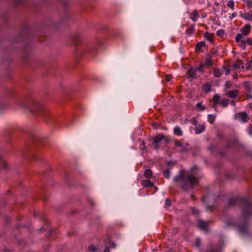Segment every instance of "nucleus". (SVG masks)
<instances>
[{
    "instance_id": "8fccbe9b",
    "label": "nucleus",
    "mask_w": 252,
    "mask_h": 252,
    "mask_svg": "<svg viewBox=\"0 0 252 252\" xmlns=\"http://www.w3.org/2000/svg\"><path fill=\"white\" fill-rule=\"evenodd\" d=\"M171 77H172V75H167L166 76V81H169L171 80Z\"/></svg>"
},
{
    "instance_id": "cd10ccee",
    "label": "nucleus",
    "mask_w": 252,
    "mask_h": 252,
    "mask_svg": "<svg viewBox=\"0 0 252 252\" xmlns=\"http://www.w3.org/2000/svg\"><path fill=\"white\" fill-rule=\"evenodd\" d=\"M204 36L209 41H211L212 40L213 35H212V34L211 33H209L208 32H206L204 33Z\"/></svg>"
},
{
    "instance_id": "c9c22d12",
    "label": "nucleus",
    "mask_w": 252,
    "mask_h": 252,
    "mask_svg": "<svg viewBox=\"0 0 252 252\" xmlns=\"http://www.w3.org/2000/svg\"><path fill=\"white\" fill-rule=\"evenodd\" d=\"M239 44V45L243 48H245V46H246V40H242L241 41H240L239 42H238Z\"/></svg>"
},
{
    "instance_id": "ea45409f",
    "label": "nucleus",
    "mask_w": 252,
    "mask_h": 252,
    "mask_svg": "<svg viewBox=\"0 0 252 252\" xmlns=\"http://www.w3.org/2000/svg\"><path fill=\"white\" fill-rule=\"evenodd\" d=\"M171 204V201L170 200H169L168 199H166V200H165V203L164 207L165 208H167L169 206H170Z\"/></svg>"
},
{
    "instance_id": "f03ea898",
    "label": "nucleus",
    "mask_w": 252,
    "mask_h": 252,
    "mask_svg": "<svg viewBox=\"0 0 252 252\" xmlns=\"http://www.w3.org/2000/svg\"><path fill=\"white\" fill-rule=\"evenodd\" d=\"M201 177L198 168L193 166L189 171H180L178 176L174 178V181L181 182L183 189L189 190L198 184V180Z\"/></svg>"
},
{
    "instance_id": "b1692460",
    "label": "nucleus",
    "mask_w": 252,
    "mask_h": 252,
    "mask_svg": "<svg viewBox=\"0 0 252 252\" xmlns=\"http://www.w3.org/2000/svg\"><path fill=\"white\" fill-rule=\"evenodd\" d=\"M214 74L216 77H220L222 74V71L220 70L218 68L214 69Z\"/></svg>"
},
{
    "instance_id": "72a5a7b5",
    "label": "nucleus",
    "mask_w": 252,
    "mask_h": 252,
    "mask_svg": "<svg viewBox=\"0 0 252 252\" xmlns=\"http://www.w3.org/2000/svg\"><path fill=\"white\" fill-rule=\"evenodd\" d=\"M97 250V248L94 246H91L89 248V251L90 252H95Z\"/></svg>"
},
{
    "instance_id": "864d4df0",
    "label": "nucleus",
    "mask_w": 252,
    "mask_h": 252,
    "mask_svg": "<svg viewBox=\"0 0 252 252\" xmlns=\"http://www.w3.org/2000/svg\"><path fill=\"white\" fill-rule=\"evenodd\" d=\"M106 247H107L105 249V250H104V252H109V245H107Z\"/></svg>"
},
{
    "instance_id": "4d7b16f0",
    "label": "nucleus",
    "mask_w": 252,
    "mask_h": 252,
    "mask_svg": "<svg viewBox=\"0 0 252 252\" xmlns=\"http://www.w3.org/2000/svg\"><path fill=\"white\" fill-rule=\"evenodd\" d=\"M193 125H194L195 126H196V125H198V124H197V122L196 120H194V121H193Z\"/></svg>"
},
{
    "instance_id": "e433bc0d",
    "label": "nucleus",
    "mask_w": 252,
    "mask_h": 252,
    "mask_svg": "<svg viewBox=\"0 0 252 252\" xmlns=\"http://www.w3.org/2000/svg\"><path fill=\"white\" fill-rule=\"evenodd\" d=\"M24 3V0H15V4L16 5L23 4Z\"/></svg>"
},
{
    "instance_id": "13d9d810",
    "label": "nucleus",
    "mask_w": 252,
    "mask_h": 252,
    "mask_svg": "<svg viewBox=\"0 0 252 252\" xmlns=\"http://www.w3.org/2000/svg\"><path fill=\"white\" fill-rule=\"evenodd\" d=\"M231 104L232 105V106H235V102L234 101H232L231 102Z\"/></svg>"
},
{
    "instance_id": "c85d7f7f",
    "label": "nucleus",
    "mask_w": 252,
    "mask_h": 252,
    "mask_svg": "<svg viewBox=\"0 0 252 252\" xmlns=\"http://www.w3.org/2000/svg\"><path fill=\"white\" fill-rule=\"evenodd\" d=\"M194 31V26H191L187 29L186 30V33L188 35H190Z\"/></svg>"
},
{
    "instance_id": "f704fd0d",
    "label": "nucleus",
    "mask_w": 252,
    "mask_h": 252,
    "mask_svg": "<svg viewBox=\"0 0 252 252\" xmlns=\"http://www.w3.org/2000/svg\"><path fill=\"white\" fill-rule=\"evenodd\" d=\"M217 34L219 36L222 37L224 34V32L222 30H219L217 32Z\"/></svg>"
},
{
    "instance_id": "6e6d98bb",
    "label": "nucleus",
    "mask_w": 252,
    "mask_h": 252,
    "mask_svg": "<svg viewBox=\"0 0 252 252\" xmlns=\"http://www.w3.org/2000/svg\"><path fill=\"white\" fill-rule=\"evenodd\" d=\"M196 71L198 70L200 71H202V67L201 66H199L196 69Z\"/></svg>"
},
{
    "instance_id": "4468645a",
    "label": "nucleus",
    "mask_w": 252,
    "mask_h": 252,
    "mask_svg": "<svg viewBox=\"0 0 252 252\" xmlns=\"http://www.w3.org/2000/svg\"><path fill=\"white\" fill-rule=\"evenodd\" d=\"M234 67L235 69H239L241 68H243L244 67L243 63L242 61L240 60H237L234 63Z\"/></svg>"
},
{
    "instance_id": "39448f33",
    "label": "nucleus",
    "mask_w": 252,
    "mask_h": 252,
    "mask_svg": "<svg viewBox=\"0 0 252 252\" xmlns=\"http://www.w3.org/2000/svg\"><path fill=\"white\" fill-rule=\"evenodd\" d=\"M213 198V195L211 194H208L205 196H204L202 198V200L203 202H206L207 204V210H209L210 208H212V204L214 203L216 201L215 199L213 202L212 203L210 200Z\"/></svg>"
},
{
    "instance_id": "f3484780",
    "label": "nucleus",
    "mask_w": 252,
    "mask_h": 252,
    "mask_svg": "<svg viewBox=\"0 0 252 252\" xmlns=\"http://www.w3.org/2000/svg\"><path fill=\"white\" fill-rule=\"evenodd\" d=\"M213 99L214 103L213 107L214 108H216L217 104H218V102L220 101V96L218 94H215L213 96Z\"/></svg>"
},
{
    "instance_id": "9b49d317",
    "label": "nucleus",
    "mask_w": 252,
    "mask_h": 252,
    "mask_svg": "<svg viewBox=\"0 0 252 252\" xmlns=\"http://www.w3.org/2000/svg\"><path fill=\"white\" fill-rule=\"evenodd\" d=\"M223 247L222 243L219 244L216 247L211 249L209 252H221Z\"/></svg>"
},
{
    "instance_id": "5701e85b",
    "label": "nucleus",
    "mask_w": 252,
    "mask_h": 252,
    "mask_svg": "<svg viewBox=\"0 0 252 252\" xmlns=\"http://www.w3.org/2000/svg\"><path fill=\"white\" fill-rule=\"evenodd\" d=\"M205 46V42H200L198 43H197L196 47V51L197 52H199L201 50V49L202 47Z\"/></svg>"
},
{
    "instance_id": "473e14b6",
    "label": "nucleus",
    "mask_w": 252,
    "mask_h": 252,
    "mask_svg": "<svg viewBox=\"0 0 252 252\" xmlns=\"http://www.w3.org/2000/svg\"><path fill=\"white\" fill-rule=\"evenodd\" d=\"M196 106L197 108H199L200 111H203L205 109V107L202 105L201 102L197 103Z\"/></svg>"
},
{
    "instance_id": "49530a36",
    "label": "nucleus",
    "mask_w": 252,
    "mask_h": 252,
    "mask_svg": "<svg viewBox=\"0 0 252 252\" xmlns=\"http://www.w3.org/2000/svg\"><path fill=\"white\" fill-rule=\"evenodd\" d=\"M247 5L248 8H251L252 7V1L249 0L247 2Z\"/></svg>"
},
{
    "instance_id": "052dcab7",
    "label": "nucleus",
    "mask_w": 252,
    "mask_h": 252,
    "mask_svg": "<svg viewBox=\"0 0 252 252\" xmlns=\"http://www.w3.org/2000/svg\"><path fill=\"white\" fill-rule=\"evenodd\" d=\"M19 40H19V39H16L15 40V41H16V42H18V41H19Z\"/></svg>"
},
{
    "instance_id": "79ce46f5",
    "label": "nucleus",
    "mask_w": 252,
    "mask_h": 252,
    "mask_svg": "<svg viewBox=\"0 0 252 252\" xmlns=\"http://www.w3.org/2000/svg\"><path fill=\"white\" fill-rule=\"evenodd\" d=\"M212 64V61L211 59H207L205 61V64L207 66H210Z\"/></svg>"
},
{
    "instance_id": "a211bd4d",
    "label": "nucleus",
    "mask_w": 252,
    "mask_h": 252,
    "mask_svg": "<svg viewBox=\"0 0 252 252\" xmlns=\"http://www.w3.org/2000/svg\"><path fill=\"white\" fill-rule=\"evenodd\" d=\"M141 184L142 185V186H143L144 187H147V188H149V187H152L153 185V183H152L151 181H150L149 180H145V181H143L142 182H141Z\"/></svg>"
},
{
    "instance_id": "2eb2a0df",
    "label": "nucleus",
    "mask_w": 252,
    "mask_h": 252,
    "mask_svg": "<svg viewBox=\"0 0 252 252\" xmlns=\"http://www.w3.org/2000/svg\"><path fill=\"white\" fill-rule=\"evenodd\" d=\"M238 94V91L237 90L230 91L228 93V96L232 98L236 97Z\"/></svg>"
},
{
    "instance_id": "2f4dec72",
    "label": "nucleus",
    "mask_w": 252,
    "mask_h": 252,
    "mask_svg": "<svg viewBox=\"0 0 252 252\" xmlns=\"http://www.w3.org/2000/svg\"><path fill=\"white\" fill-rule=\"evenodd\" d=\"M242 34L241 33H238L235 37V40L238 43L240 41L244 40L243 39H242Z\"/></svg>"
},
{
    "instance_id": "7c9ffc66",
    "label": "nucleus",
    "mask_w": 252,
    "mask_h": 252,
    "mask_svg": "<svg viewBox=\"0 0 252 252\" xmlns=\"http://www.w3.org/2000/svg\"><path fill=\"white\" fill-rule=\"evenodd\" d=\"M227 6L232 10L234 9V2L232 0H229L227 3Z\"/></svg>"
},
{
    "instance_id": "c756f323",
    "label": "nucleus",
    "mask_w": 252,
    "mask_h": 252,
    "mask_svg": "<svg viewBox=\"0 0 252 252\" xmlns=\"http://www.w3.org/2000/svg\"><path fill=\"white\" fill-rule=\"evenodd\" d=\"M182 130L179 127L174 128V134L180 136L182 135Z\"/></svg>"
},
{
    "instance_id": "6e6552de",
    "label": "nucleus",
    "mask_w": 252,
    "mask_h": 252,
    "mask_svg": "<svg viewBox=\"0 0 252 252\" xmlns=\"http://www.w3.org/2000/svg\"><path fill=\"white\" fill-rule=\"evenodd\" d=\"M164 141V142H169V140L165 135L163 134H157L153 139V142H160Z\"/></svg>"
},
{
    "instance_id": "4c0bfd02",
    "label": "nucleus",
    "mask_w": 252,
    "mask_h": 252,
    "mask_svg": "<svg viewBox=\"0 0 252 252\" xmlns=\"http://www.w3.org/2000/svg\"><path fill=\"white\" fill-rule=\"evenodd\" d=\"M221 71H222V72H225L226 74H228L229 73L230 70L229 68H228L225 66H223Z\"/></svg>"
},
{
    "instance_id": "aec40b11",
    "label": "nucleus",
    "mask_w": 252,
    "mask_h": 252,
    "mask_svg": "<svg viewBox=\"0 0 252 252\" xmlns=\"http://www.w3.org/2000/svg\"><path fill=\"white\" fill-rule=\"evenodd\" d=\"M216 119V116L214 115L209 114L208 115V120L211 124H214Z\"/></svg>"
},
{
    "instance_id": "58836bf2",
    "label": "nucleus",
    "mask_w": 252,
    "mask_h": 252,
    "mask_svg": "<svg viewBox=\"0 0 252 252\" xmlns=\"http://www.w3.org/2000/svg\"><path fill=\"white\" fill-rule=\"evenodd\" d=\"M247 131L250 135H252V125H250L248 127Z\"/></svg>"
},
{
    "instance_id": "bb28decb",
    "label": "nucleus",
    "mask_w": 252,
    "mask_h": 252,
    "mask_svg": "<svg viewBox=\"0 0 252 252\" xmlns=\"http://www.w3.org/2000/svg\"><path fill=\"white\" fill-rule=\"evenodd\" d=\"M152 175V171L150 169H147L145 171L144 176L147 178H150Z\"/></svg>"
},
{
    "instance_id": "6ab92c4d",
    "label": "nucleus",
    "mask_w": 252,
    "mask_h": 252,
    "mask_svg": "<svg viewBox=\"0 0 252 252\" xmlns=\"http://www.w3.org/2000/svg\"><path fill=\"white\" fill-rule=\"evenodd\" d=\"M151 125H152V126H153V127L155 129L163 128L161 125L159 123L152 122Z\"/></svg>"
},
{
    "instance_id": "4be33fe9",
    "label": "nucleus",
    "mask_w": 252,
    "mask_h": 252,
    "mask_svg": "<svg viewBox=\"0 0 252 252\" xmlns=\"http://www.w3.org/2000/svg\"><path fill=\"white\" fill-rule=\"evenodd\" d=\"M220 104L222 106L225 107L229 104V100L226 98H223L220 101Z\"/></svg>"
},
{
    "instance_id": "423d86ee",
    "label": "nucleus",
    "mask_w": 252,
    "mask_h": 252,
    "mask_svg": "<svg viewBox=\"0 0 252 252\" xmlns=\"http://www.w3.org/2000/svg\"><path fill=\"white\" fill-rule=\"evenodd\" d=\"M174 145V150L179 151L181 149L183 151H186L187 150V147L188 144L187 143H175Z\"/></svg>"
},
{
    "instance_id": "f257e3e1",
    "label": "nucleus",
    "mask_w": 252,
    "mask_h": 252,
    "mask_svg": "<svg viewBox=\"0 0 252 252\" xmlns=\"http://www.w3.org/2000/svg\"><path fill=\"white\" fill-rule=\"evenodd\" d=\"M229 205H239L242 208L243 217L237 220L230 218L225 221L227 227L238 228L240 233L246 235L249 232V226L246 221L247 217L252 216V202L244 197L232 198L229 200Z\"/></svg>"
},
{
    "instance_id": "37998d69",
    "label": "nucleus",
    "mask_w": 252,
    "mask_h": 252,
    "mask_svg": "<svg viewBox=\"0 0 252 252\" xmlns=\"http://www.w3.org/2000/svg\"><path fill=\"white\" fill-rule=\"evenodd\" d=\"M163 175L165 178H168L170 175V172L168 170H165L163 171Z\"/></svg>"
},
{
    "instance_id": "a878e982",
    "label": "nucleus",
    "mask_w": 252,
    "mask_h": 252,
    "mask_svg": "<svg viewBox=\"0 0 252 252\" xmlns=\"http://www.w3.org/2000/svg\"><path fill=\"white\" fill-rule=\"evenodd\" d=\"M31 136V140H32L34 141L43 140V139H42V138H41V137L38 136L35 134H32Z\"/></svg>"
},
{
    "instance_id": "a19ab883",
    "label": "nucleus",
    "mask_w": 252,
    "mask_h": 252,
    "mask_svg": "<svg viewBox=\"0 0 252 252\" xmlns=\"http://www.w3.org/2000/svg\"><path fill=\"white\" fill-rule=\"evenodd\" d=\"M211 90V87L210 85H205L204 87V91L206 93H209Z\"/></svg>"
},
{
    "instance_id": "393cba45",
    "label": "nucleus",
    "mask_w": 252,
    "mask_h": 252,
    "mask_svg": "<svg viewBox=\"0 0 252 252\" xmlns=\"http://www.w3.org/2000/svg\"><path fill=\"white\" fill-rule=\"evenodd\" d=\"M80 38V34L78 33H76L72 37V40L74 41V43L77 44L78 43V40Z\"/></svg>"
},
{
    "instance_id": "603ef678",
    "label": "nucleus",
    "mask_w": 252,
    "mask_h": 252,
    "mask_svg": "<svg viewBox=\"0 0 252 252\" xmlns=\"http://www.w3.org/2000/svg\"><path fill=\"white\" fill-rule=\"evenodd\" d=\"M2 166L3 168H6L7 166V163L6 162L3 161L2 162Z\"/></svg>"
},
{
    "instance_id": "20e7f679",
    "label": "nucleus",
    "mask_w": 252,
    "mask_h": 252,
    "mask_svg": "<svg viewBox=\"0 0 252 252\" xmlns=\"http://www.w3.org/2000/svg\"><path fill=\"white\" fill-rule=\"evenodd\" d=\"M234 118L242 122H247L249 120V117L245 112H239L236 113Z\"/></svg>"
},
{
    "instance_id": "5fc2aeb1",
    "label": "nucleus",
    "mask_w": 252,
    "mask_h": 252,
    "mask_svg": "<svg viewBox=\"0 0 252 252\" xmlns=\"http://www.w3.org/2000/svg\"><path fill=\"white\" fill-rule=\"evenodd\" d=\"M237 13L236 12H234L232 14V18H234L236 16H237Z\"/></svg>"
},
{
    "instance_id": "dca6fc26",
    "label": "nucleus",
    "mask_w": 252,
    "mask_h": 252,
    "mask_svg": "<svg viewBox=\"0 0 252 252\" xmlns=\"http://www.w3.org/2000/svg\"><path fill=\"white\" fill-rule=\"evenodd\" d=\"M241 16L242 18L246 20L252 21V13H246L241 14Z\"/></svg>"
},
{
    "instance_id": "7ed1b4c3",
    "label": "nucleus",
    "mask_w": 252,
    "mask_h": 252,
    "mask_svg": "<svg viewBox=\"0 0 252 252\" xmlns=\"http://www.w3.org/2000/svg\"><path fill=\"white\" fill-rule=\"evenodd\" d=\"M32 106L29 108L30 112L41 117L45 122H49L52 119L51 114L46 110L42 108L37 102L32 100Z\"/></svg>"
},
{
    "instance_id": "ddd939ff",
    "label": "nucleus",
    "mask_w": 252,
    "mask_h": 252,
    "mask_svg": "<svg viewBox=\"0 0 252 252\" xmlns=\"http://www.w3.org/2000/svg\"><path fill=\"white\" fill-rule=\"evenodd\" d=\"M199 15L197 10H194L190 15V18L194 21H196L197 19L199 18Z\"/></svg>"
},
{
    "instance_id": "09e8293b",
    "label": "nucleus",
    "mask_w": 252,
    "mask_h": 252,
    "mask_svg": "<svg viewBox=\"0 0 252 252\" xmlns=\"http://www.w3.org/2000/svg\"><path fill=\"white\" fill-rule=\"evenodd\" d=\"M200 242H201L200 239L199 238H197L196 243H195V245L197 247H198L200 244Z\"/></svg>"
},
{
    "instance_id": "3c124183",
    "label": "nucleus",
    "mask_w": 252,
    "mask_h": 252,
    "mask_svg": "<svg viewBox=\"0 0 252 252\" xmlns=\"http://www.w3.org/2000/svg\"><path fill=\"white\" fill-rule=\"evenodd\" d=\"M209 149L212 152H215L216 151V148L213 147L212 146L209 147Z\"/></svg>"
},
{
    "instance_id": "a18cd8bd",
    "label": "nucleus",
    "mask_w": 252,
    "mask_h": 252,
    "mask_svg": "<svg viewBox=\"0 0 252 252\" xmlns=\"http://www.w3.org/2000/svg\"><path fill=\"white\" fill-rule=\"evenodd\" d=\"M225 88L226 89H229V88H230V87L231 86V82H230L229 81H227L225 83Z\"/></svg>"
},
{
    "instance_id": "1a4fd4ad",
    "label": "nucleus",
    "mask_w": 252,
    "mask_h": 252,
    "mask_svg": "<svg viewBox=\"0 0 252 252\" xmlns=\"http://www.w3.org/2000/svg\"><path fill=\"white\" fill-rule=\"evenodd\" d=\"M251 29V25L249 24H247L241 29V31L243 34L246 35L249 33Z\"/></svg>"
},
{
    "instance_id": "de8ad7c7",
    "label": "nucleus",
    "mask_w": 252,
    "mask_h": 252,
    "mask_svg": "<svg viewBox=\"0 0 252 252\" xmlns=\"http://www.w3.org/2000/svg\"><path fill=\"white\" fill-rule=\"evenodd\" d=\"M246 40V44L248 43L250 45H252V39L251 38H248Z\"/></svg>"
},
{
    "instance_id": "412c9836",
    "label": "nucleus",
    "mask_w": 252,
    "mask_h": 252,
    "mask_svg": "<svg viewBox=\"0 0 252 252\" xmlns=\"http://www.w3.org/2000/svg\"><path fill=\"white\" fill-rule=\"evenodd\" d=\"M196 69L194 68H190L188 70V73L191 77H194L195 75Z\"/></svg>"
},
{
    "instance_id": "0eeeda50",
    "label": "nucleus",
    "mask_w": 252,
    "mask_h": 252,
    "mask_svg": "<svg viewBox=\"0 0 252 252\" xmlns=\"http://www.w3.org/2000/svg\"><path fill=\"white\" fill-rule=\"evenodd\" d=\"M210 221H205L202 220H197V225L201 230L206 231L207 229V226Z\"/></svg>"
},
{
    "instance_id": "9d476101",
    "label": "nucleus",
    "mask_w": 252,
    "mask_h": 252,
    "mask_svg": "<svg viewBox=\"0 0 252 252\" xmlns=\"http://www.w3.org/2000/svg\"><path fill=\"white\" fill-rule=\"evenodd\" d=\"M205 126L204 125L198 124L196 125L195 128V132L199 134L203 132L205 130Z\"/></svg>"
},
{
    "instance_id": "680f3d73",
    "label": "nucleus",
    "mask_w": 252,
    "mask_h": 252,
    "mask_svg": "<svg viewBox=\"0 0 252 252\" xmlns=\"http://www.w3.org/2000/svg\"><path fill=\"white\" fill-rule=\"evenodd\" d=\"M112 247H115V244H112Z\"/></svg>"
},
{
    "instance_id": "f8f14e48",
    "label": "nucleus",
    "mask_w": 252,
    "mask_h": 252,
    "mask_svg": "<svg viewBox=\"0 0 252 252\" xmlns=\"http://www.w3.org/2000/svg\"><path fill=\"white\" fill-rule=\"evenodd\" d=\"M93 47V46L90 44L83 45L80 50V52H89Z\"/></svg>"
},
{
    "instance_id": "c03bdc74",
    "label": "nucleus",
    "mask_w": 252,
    "mask_h": 252,
    "mask_svg": "<svg viewBox=\"0 0 252 252\" xmlns=\"http://www.w3.org/2000/svg\"><path fill=\"white\" fill-rule=\"evenodd\" d=\"M191 210L192 213L193 214L197 215L199 213L198 210L194 208H192L191 209Z\"/></svg>"
},
{
    "instance_id": "e2e57ef3",
    "label": "nucleus",
    "mask_w": 252,
    "mask_h": 252,
    "mask_svg": "<svg viewBox=\"0 0 252 252\" xmlns=\"http://www.w3.org/2000/svg\"><path fill=\"white\" fill-rule=\"evenodd\" d=\"M248 90H249V91H251V90L249 88H248Z\"/></svg>"
},
{
    "instance_id": "bf43d9fd",
    "label": "nucleus",
    "mask_w": 252,
    "mask_h": 252,
    "mask_svg": "<svg viewBox=\"0 0 252 252\" xmlns=\"http://www.w3.org/2000/svg\"><path fill=\"white\" fill-rule=\"evenodd\" d=\"M238 140H239V139L237 137H236L234 142H236Z\"/></svg>"
}]
</instances>
